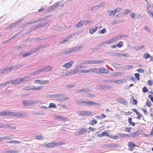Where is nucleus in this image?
Wrapping results in <instances>:
<instances>
[{
	"label": "nucleus",
	"instance_id": "obj_28",
	"mask_svg": "<svg viewBox=\"0 0 153 153\" xmlns=\"http://www.w3.org/2000/svg\"><path fill=\"white\" fill-rule=\"evenodd\" d=\"M56 106L55 104L53 103H51L48 106V108H56Z\"/></svg>",
	"mask_w": 153,
	"mask_h": 153
},
{
	"label": "nucleus",
	"instance_id": "obj_63",
	"mask_svg": "<svg viewBox=\"0 0 153 153\" xmlns=\"http://www.w3.org/2000/svg\"><path fill=\"white\" fill-rule=\"evenodd\" d=\"M71 75H73L75 74V72L74 69H72L70 70Z\"/></svg>",
	"mask_w": 153,
	"mask_h": 153
},
{
	"label": "nucleus",
	"instance_id": "obj_32",
	"mask_svg": "<svg viewBox=\"0 0 153 153\" xmlns=\"http://www.w3.org/2000/svg\"><path fill=\"white\" fill-rule=\"evenodd\" d=\"M123 43L122 41H120L117 44V46L118 48L122 47L123 45Z\"/></svg>",
	"mask_w": 153,
	"mask_h": 153
},
{
	"label": "nucleus",
	"instance_id": "obj_36",
	"mask_svg": "<svg viewBox=\"0 0 153 153\" xmlns=\"http://www.w3.org/2000/svg\"><path fill=\"white\" fill-rule=\"evenodd\" d=\"M150 56V55L149 53H146L144 54V55L143 56V57L145 59H147L149 58Z\"/></svg>",
	"mask_w": 153,
	"mask_h": 153
},
{
	"label": "nucleus",
	"instance_id": "obj_9",
	"mask_svg": "<svg viewBox=\"0 0 153 153\" xmlns=\"http://www.w3.org/2000/svg\"><path fill=\"white\" fill-rule=\"evenodd\" d=\"M74 63V62L73 60L65 63L64 65H62V67L67 68H70L73 65Z\"/></svg>",
	"mask_w": 153,
	"mask_h": 153
},
{
	"label": "nucleus",
	"instance_id": "obj_35",
	"mask_svg": "<svg viewBox=\"0 0 153 153\" xmlns=\"http://www.w3.org/2000/svg\"><path fill=\"white\" fill-rule=\"evenodd\" d=\"M82 23L83 25H86L88 24H89L90 23H92V22L90 20L87 21H82Z\"/></svg>",
	"mask_w": 153,
	"mask_h": 153
},
{
	"label": "nucleus",
	"instance_id": "obj_58",
	"mask_svg": "<svg viewBox=\"0 0 153 153\" xmlns=\"http://www.w3.org/2000/svg\"><path fill=\"white\" fill-rule=\"evenodd\" d=\"M88 129L90 131H95L96 130L95 128L91 127H89Z\"/></svg>",
	"mask_w": 153,
	"mask_h": 153
},
{
	"label": "nucleus",
	"instance_id": "obj_48",
	"mask_svg": "<svg viewBox=\"0 0 153 153\" xmlns=\"http://www.w3.org/2000/svg\"><path fill=\"white\" fill-rule=\"evenodd\" d=\"M114 82L116 83H120L123 82V80L122 79L117 80L114 81Z\"/></svg>",
	"mask_w": 153,
	"mask_h": 153
},
{
	"label": "nucleus",
	"instance_id": "obj_41",
	"mask_svg": "<svg viewBox=\"0 0 153 153\" xmlns=\"http://www.w3.org/2000/svg\"><path fill=\"white\" fill-rule=\"evenodd\" d=\"M35 138L37 140H41L42 139V136L41 135H36L35 136Z\"/></svg>",
	"mask_w": 153,
	"mask_h": 153
},
{
	"label": "nucleus",
	"instance_id": "obj_18",
	"mask_svg": "<svg viewBox=\"0 0 153 153\" xmlns=\"http://www.w3.org/2000/svg\"><path fill=\"white\" fill-rule=\"evenodd\" d=\"M75 74H79L83 73V70H79L78 68H76L74 69Z\"/></svg>",
	"mask_w": 153,
	"mask_h": 153
},
{
	"label": "nucleus",
	"instance_id": "obj_8",
	"mask_svg": "<svg viewBox=\"0 0 153 153\" xmlns=\"http://www.w3.org/2000/svg\"><path fill=\"white\" fill-rule=\"evenodd\" d=\"M24 79L25 78H19L13 81H12V83L13 84L17 85L21 83L24 80Z\"/></svg>",
	"mask_w": 153,
	"mask_h": 153
},
{
	"label": "nucleus",
	"instance_id": "obj_24",
	"mask_svg": "<svg viewBox=\"0 0 153 153\" xmlns=\"http://www.w3.org/2000/svg\"><path fill=\"white\" fill-rule=\"evenodd\" d=\"M85 101H80V100H77L76 101V104H78L79 105H85Z\"/></svg>",
	"mask_w": 153,
	"mask_h": 153
},
{
	"label": "nucleus",
	"instance_id": "obj_7",
	"mask_svg": "<svg viewBox=\"0 0 153 153\" xmlns=\"http://www.w3.org/2000/svg\"><path fill=\"white\" fill-rule=\"evenodd\" d=\"M78 114L82 116H88L91 114V113L86 111H79L78 112Z\"/></svg>",
	"mask_w": 153,
	"mask_h": 153
},
{
	"label": "nucleus",
	"instance_id": "obj_33",
	"mask_svg": "<svg viewBox=\"0 0 153 153\" xmlns=\"http://www.w3.org/2000/svg\"><path fill=\"white\" fill-rule=\"evenodd\" d=\"M49 82L48 80H42L41 81V85H44L48 84Z\"/></svg>",
	"mask_w": 153,
	"mask_h": 153
},
{
	"label": "nucleus",
	"instance_id": "obj_3",
	"mask_svg": "<svg viewBox=\"0 0 153 153\" xmlns=\"http://www.w3.org/2000/svg\"><path fill=\"white\" fill-rule=\"evenodd\" d=\"M129 135L127 134H118L116 135L113 136L110 135L109 136V138H112L113 139H117L119 138L123 137H129Z\"/></svg>",
	"mask_w": 153,
	"mask_h": 153
},
{
	"label": "nucleus",
	"instance_id": "obj_15",
	"mask_svg": "<svg viewBox=\"0 0 153 153\" xmlns=\"http://www.w3.org/2000/svg\"><path fill=\"white\" fill-rule=\"evenodd\" d=\"M117 40V39L116 37H113L109 40L107 41L105 43L106 44H111Z\"/></svg>",
	"mask_w": 153,
	"mask_h": 153
},
{
	"label": "nucleus",
	"instance_id": "obj_6",
	"mask_svg": "<svg viewBox=\"0 0 153 153\" xmlns=\"http://www.w3.org/2000/svg\"><path fill=\"white\" fill-rule=\"evenodd\" d=\"M87 132V130L84 128H81L79 129L78 132H76L75 133L76 136L79 135H80L82 134L85 133H86Z\"/></svg>",
	"mask_w": 153,
	"mask_h": 153
},
{
	"label": "nucleus",
	"instance_id": "obj_40",
	"mask_svg": "<svg viewBox=\"0 0 153 153\" xmlns=\"http://www.w3.org/2000/svg\"><path fill=\"white\" fill-rule=\"evenodd\" d=\"M97 123V121L95 119H94L91 120V123L90 124L92 126H93L94 125L96 124Z\"/></svg>",
	"mask_w": 153,
	"mask_h": 153
},
{
	"label": "nucleus",
	"instance_id": "obj_25",
	"mask_svg": "<svg viewBox=\"0 0 153 153\" xmlns=\"http://www.w3.org/2000/svg\"><path fill=\"white\" fill-rule=\"evenodd\" d=\"M33 85L28 86L25 87L24 88V90L25 91L32 90H33Z\"/></svg>",
	"mask_w": 153,
	"mask_h": 153
},
{
	"label": "nucleus",
	"instance_id": "obj_43",
	"mask_svg": "<svg viewBox=\"0 0 153 153\" xmlns=\"http://www.w3.org/2000/svg\"><path fill=\"white\" fill-rule=\"evenodd\" d=\"M83 24L82 23V21H80L79 23L76 25V27H80L82 26Z\"/></svg>",
	"mask_w": 153,
	"mask_h": 153
},
{
	"label": "nucleus",
	"instance_id": "obj_53",
	"mask_svg": "<svg viewBox=\"0 0 153 153\" xmlns=\"http://www.w3.org/2000/svg\"><path fill=\"white\" fill-rule=\"evenodd\" d=\"M135 76L136 77V78L137 80H139L140 79V77H139L140 74H139L137 73H136L135 74Z\"/></svg>",
	"mask_w": 153,
	"mask_h": 153
},
{
	"label": "nucleus",
	"instance_id": "obj_49",
	"mask_svg": "<svg viewBox=\"0 0 153 153\" xmlns=\"http://www.w3.org/2000/svg\"><path fill=\"white\" fill-rule=\"evenodd\" d=\"M137 135V134L136 132H132L130 134V136L133 137H135Z\"/></svg>",
	"mask_w": 153,
	"mask_h": 153
},
{
	"label": "nucleus",
	"instance_id": "obj_30",
	"mask_svg": "<svg viewBox=\"0 0 153 153\" xmlns=\"http://www.w3.org/2000/svg\"><path fill=\"white\" fill-rule=\"evenodd\" d=\"M72 36V35H69L68 36L66 37L65 39L63 40L62 42V43H64L65 42H67L68 39H69L70 38H71Z\"/></svg>",
	"mask_w": 153,
	"mask_h": 153
},
{
	"label": "nucleus",
	"instance_id": "obj_61",
	"mask_svg": "<svg viewBox=\"0 0 153 153\" xmlns=\"http://www.w3.org/2000/svg\"><path fill=\"white\" fill-rule=\"evenodd\" d=\"M74 86H75V85H68L66 87L67 88H71L74 87Z\"/></svg>",
	"mask_w": 153,
	"mask_h": 153
},
{
	"label": "nucleus",
	"instance_id": "obj_26",
	"mask_svg": "<svg viewBox=\"0 0 153 153\" xmlns=\"http://www.w3.org/2000/svg\"><path fill=\"white\" fill-rule=\"evenodd\" d=\"M97 27H95L94 29H90L89 30V33L91 34H93L97 30Z\"/></svg>",
	"mask_w": 153,
	"mask_h": 153
},
{
	"label": "nucleus",
	"instance_id": "obj_12",
	"mask_svg": "<svg viewBox=\"0 0 153 153\" xmlns=\"http://www.w3.org/2000/svg\"><path fill=\"white\" fill-rule=\"evenodd\" d=\"M103 62L102 60H92L89 61L88 64H97L101 63Z\"/></svg>",
	"mask_w": 153,
	"mask_h": 153
},
{
	"label": "nucleus",
	"instance_id": "obj_23",
	"mask_svg": "<svg viewBox=\"0 0 153 153\" xmlns=\"http://www.w3.org/2000/svg\"><path fill=\"white\" fill-rule=\"evenodd\" d=\"M117 101L123 104H124L126 103V101L122 98H118L117 99Z\"/></svg>",
	"mask_w": 153,
	"mask_h": 153
},
{
	"label": "nucleus",
	"instance_id": "obj_20",
	"mask_svg": "<svg viewBox=\"0 0 153 153\" xmlns=\"http://www.w3.org/2000/svg\"><path fill=\"white\" fill-rule=\"evenodd\" d=\"M22 103L24 105L26 106L27 105H30L31 104L33 103V102L31 101H26L25 100H23Z\"/></svg>",
	"mask_w": 153,
	"mask_h": 153
},
{
	"label": "nucleus",
	"instance_id": "obj_16",
	"mask_svg": "<svg viewBox=\"0 0 153 153\" xmlns=\"http://www.w3.org/2000/svg\"><path fill=\"white\" fill-rule=\"evenodd\" d=\"M130 15L131 18L133 19H138L140 18V14H138L136 13H131V14Z\"/></svg>",
	"mask_w": 153,
	"mask_h": 153
},
{
	"label": "nucleus",
	"instance_id": "obj_45",
	"mask_svg": "<svg viewBox=\"0 0 153 153\" xmlns=\"http://www.w3.org/2000/svg\"><path fill=\"white\" fill-rule=\"evenodd\" d=\"M19 151L17 150H10L7 151L8 153H18Z\"/></svg>",
	"mask_w": 153,
	"mask_h": 153
},
{
	"label": "nucleus",
	"instance_id": "obj_31",
	"mask_svg": "<svg viewBox=\"0 0 153 153\" xmlns=\"http://www.w3.org/2000/svg\"><path fill=\"white\" fill-rule=\"evenodd\" d=\"M55 117L58 119H60L64 121L65 120V118L62 116L56 115Z\"/></svg>",
	"mask_w": 153,
	"mask_h": 153
},
{
	"label": "nucleus",
	"instance_id": "obj_51",
	"mask_svg": "<svg viewBox=\"0 0 153 153\" xmlns=\"http://www.w3.org/2000/svg\"><path fill=\"white\" fill-rule=\"evenodd\" d=\"M112 55L116 56H121V54L120 53H116L115 52H113Z\"/></svg>",
	"mask_w": 153,
	"mask_h": 153
},
{
	"label": "nucleus",
	"instance_id": "obj_60",
	"mask_svg": "<svg viewBox=\"0 0 153 153\" xmlns=\"http://www.w3.org/2000/svg\"><path fill=\"white\" fill-rule=\"evenodd\" d=\"M7 127L10 129H16V127L11 126L10 125L8 126Z\"/></svg>",
	"mask_w": 153,
	"mask_h": 153
},
{
	"label": "nucleus",
	"instance_id": "obj_59",
	"mask_svg": "<svg viewBox=\"0 0 153 153\" xmlns=\"http://www.w3.org/2000/svg\"><path fill=\"white\" fill-rule=\"evenodd\" d=\"M41 80H39V79L36 80L34 81V82L36 84H40L41 82Z\"/></svg>",
	"mask_w": 153,
	"mask_h": 153
},
{
	"label": "nucleus",
	"instance_id": "obj_1",
	"mask_svg": "<svg viewBox=\"0 0 153 153\" xmlns=\"http://www.w3.org/2000/svg\"><path fill=\"white\" fill-rule=\"evenodd\" d=\"M65 143L63 141H60L59 142L55 143L51 142L48 143L44 144V146L48 148H52L55 147L56 146H59L64 144Z\"/></svg>",
	"mask_w": 153,
	"mask_h": 153
},
{
	"label": "nucleus",
	"instance_id": "obj_55",
	"mask_svg": "<svg viewBox=\"0 0 153 153\" xmlns=\"http://www.w3.org/2000/svg\"><path fill=\"white\" fill-rule=\"evenodd\" d=\"M148 98L150 99L151 101L153 103V97L152 95H149Z\"/></svg>",
	"mask_w": 153,
	"mask_h": 153
},
{
	"label": "nucleus",
	"instance_id": "obj_14",
	"mask_svg": "<svg viewBox=\"0 0 153 153\" xmlns=\"http://www.w3.org/2000/svg\"><path fill=\"white\" fill-rule=\"evenodd\" d=\"M105 136H108L109 137L110 135H109V133H108V132L107 131L103 132L100 134H99L98 135V136L100 137H102Z\"/></svg>",
	"mask_w": 153,
	"mask_h": 153
},
{
	"label": "nucleus",
	"instance_id": "obj_52",
	"mask_svg": "<svg viewBox=\"0 0 153 153\" xmlns=\"http://www.w3.org/2000/svg\"><path fill=\"white\" fill-rule=\"evenodd\" d=\"M146 105L148 107H150L152 106L151 103L149 101H147L146 102Z\"/></svg>",
	"mask_w": 153,
	"mask_h": 153
},
{
	"label": "nucleus",
	"instance_id": "obj_47",
	"mask_svg": "<svg viewBox=\"0 0 153 153\" xmlns=\"http://www.w3.org/2000/svg\"><path fill=\"white\" fill-rule=\"evenodd\" d=\"M148 85L149 86H152L153 84V82L150 80H149L147 81Z\"/></svg>",
	"mask_w": 153,
	"mask_h": 153
},
{
	"label": "nucleus",
	"instance_id": "obj_22",
	"mask_svg": "<svg viewBox=\"0 0 153 153\" xmlns=\"http://www.w3.org/2000/svg\"><path fill=\"white\" fill-rule=\"evenodd\" d=\"M132 119L131 117H129L128 119V121L129 124L132 126H134L135 125V123L132 121Z\"/></svg>",
	"mask_w": 153,
	"mask_h": 153
},
{
	"label": "nucleus",
	"instance_id": "obj_19",
	"mask_svg": "<svg viewBox=\"0 0 153 153\" xmlns=\"http://www.w3.org/2000/svg\"><path fill=\"white\" fill-rule=\"evenodd\" d=\"M52 68V67L50 65L46 67L43 68V70L45 72H48L51 71Z\"/></svg>",
	"mask_w": 153,
	"mask_h": 153
},
{
	"label": "nucleus",
	"instance_id": "obj_50",
	"mask_svg": "<svg viewBox=\"0 0 153 153\" xmlns=\"http://www.w3.org/2000/svg\"><path fill=\"white\" fill-rule=\"evenodd\" d=\"M137 71L140 73H144V70L142 68L138 69L137 70Z\"/></svg>",
	"mask_w": 153,
	"mask_h": 153
},
{
	"label": "nucleus",
	"instance_id": "obj_46",
	"mask_svg": "<svg viewBox=\"0 0 153 153\" xmlns=\"http://www.w3.org/2000/svg\"><path fill=\"white\" fill-rule=\"evenodd\" d=\"M132 128L130 127H126L125 128V131L127 132H129L131 131Z\"/></svg>",
	"mask_w": 153,
	"mask_h": 153
},
{
	"label": "nucleus",
	"instance_id": "obj_44",
	"mask_svg": "<svg viewBox=\"0 0 153 153\" xmlns=\"http://www.w3.org/2000/svg\"><path fill=\"white\" fill-rule=\"evenodd\" d=\"M132 103L134 105H136L137 104V101L136 100L134 99V97L132 98Z\"/></svg>",
	"mask_w": 153,
	"mask_h": 153
},
{
	"label": "nucleus",
	"instance_id": "obj_56",
	"mask_svg": "<svg viewBox=\"0 0 153 153\" xmlns=\"http://www.w3.org/2000/svg\"><path fill=\"white\" fill-rule=\"evenodd\" d=\"M117 147L116 144L112 145V144H109L108 145V147L109 148H112L114 147Z\"/></svg>",
	"mask_w": 153,
	"mask_h": 153
},
{
	"label": "nucleus",
	"instance_id": "obj_17",
	"mask_svg": "<svg viewBox=\"0 0 153 153\" xmlns=\"http://www.w3.org/2000/svg\"><path fill=\"white\" fill-rule=\"evenodd\" d=\"M98 104L91 101H85V105H97Z\"/></svg>",
	"mask_w": 153,
	"mask_h": 153
},
{
	"label": "nucleus",
	"instance_id": "obj_64",
	"mask_svg": "<svg viewBox=\"0 0 153 153\" xmlns=\"http://www.w3.org/2000/svg\"><path fill=\"white\" fill-rule=\"evenodd\" d=\"M151 136H153V126L149 134Z\"/></svg>",
	"mask_w": 153,
	"mask_h": 153
},
{
	"label": "nucleus",
	"instance_id": "obj_27",
	"mask_svg": "<svg viewBox=\"0 0 153 153\" xmlns=\"http://www.w3.org/2000/svg\"><path fill=\"white\" fill-rule=\"evenodd\" d=\"M109 12L110 16H114L117 12V11L116 9H114V10H109Z\"/></svg>",
	"mask_w": 153,
	"mask_h": 153
},
{
	"label": "nucleus",
	"instance_id": "obj_11",
	"mask_svg": "<svg viewBox=\"0 0 153 153\" xmlns=\"http://www.w3.org/2000/svg\"><path fill=\"white\" fill-rule=\"evenodd\" d=\"M83 73H86L92 72L96 74V68H94L87 70H83Z\"/></svg>",
	"mask_w": 153,
	"mask_h": 153
},
{
	"label": "nucleus",
	"instance_id": "obj_42",
	"mask_svg": "<svg viewBox=\"0 0 153 153\" xmlns=\"http://www.w3.org/2000/svg\"><path fill=\"white\" fill-rule=\"evenodd\" d=\"M142 91L144 93H146L148 91V89L146 86H145L143 88Z\"/></svg>",
	"mask_w": 153,
	"mask_h": 153
},
{
	"label": "nucleus",
	"instance_id": "obj_10",
	"mask_svg": "<svg viewBox=\"0 0 153 153\" xmlns=\"http://www.w3.org/2000/svg\"><path fill=\"white\" fill-rule=\"evenodd\" d=\"M55 97H59L58 100L59 102H61L62 101H65L69 99V97H60L59 96V95L58 94L55 95Z\"/></svg>",
	"mask_w": 153,
	"mask_h": 153
},
{
	"label": "nucleus",
	"instance_id": "obj_37",
	"mask_svg": "<svg viewBox=\"0 0 153 153\" xmlns=\"http://www.w3.org/2000/svg\"><path fill=\"white\" fill-rule=\"evenodd\" d=\"M137 119L140 120L142 118H143V116L140 113H138L137 114Z\"/></svg>",
	"mask_w": 153,
	"mask_h": 153
},
{
	"label": "nucleus",
	"instance_id": "obj_39",
	"mask_svg": "<svg viewBox=\"0 0 153 153\" xmlns=\"http://www.w3.org/2000/svg\"><path fill=\"white\" fill-rule=\"evenodd\" d=\"M14 67L13 66H11L10 68H7L5 69L6 72H10L12 70H13L14 68Z\"/></svg>",
	"mask_w": 153,
	"mask_h": 153
},
{
	"label": "nucleus",
	"instance_id": "obj_13",
	"mask_svg": "<svg viewBox=\"0 0 153 153\" xmlns=\"http://www.w3.org/2000/svg\"><path fill=\"white\" fill-rule=\"evenodd\" d=\"M36 49L35 51H29L28 52H27V53H25V54L23 53V52H22L21 53V54L23 56V57H25L27 56H28L30 55H31L32 54H33L34 52H35L36 51Z\"/></svg>",
	"mask_w": 153,
	"mask_h": 153
},
{
	"label": "nucleus",
	"instance_id": "obj_34",
	"mask_svg": "<svg viewBox=\"0 0 153 153\" xmlns=\"http://www.w3.org/2000/svg\"><path fill=\"white\" fill-rule=\"evenodd\" d=\"M43 71H44L43 70V68L42 69H38L37 71H36L34 72V74H39Z\"/></svg>",
	"mask_w": 153,
	"mask_h": 153
},
{
	"label": "nucleus",
	"instance_id": "obj_21",
	"mask_svg": "<svg viewBox=\"0 0 153 153\" xmlns=\"http://www.w3.org/2000/svg\"><path fill=\"white\" fill-rule=\"evenodd\" d=\"M59 4V3L58 2L54 3L53 6L51 7V9L52 10H54L55 8L58 7Z\"/></svg>",
	"mask_w": 153,
	"mask_h": 153
},
{
	"label": "nucleus",
	"instance_id": "obj_57",
	"mask_svg": "<svg viewBox=\"0 0 153 153\" xmlns=\"http://www.w3.org/2000/svg\"><path fill=\"white\" fill-rule=\"evenodd\" d=\"M106 32V29L105 28H103L100 31V33H104Z\"/></svg>",
	"mask_w": 153,
	"mask_h": 153
},
{
	"label": "nucleus",
	"instance_id": "obj_29",
	"mask_svg": "<svg viewBox=\"0 0 153 153\" xmlns=\"http://www.w3.org/2000/svg\"><path fill=\"white\" fill-rule=\"evenodd\" d=\"M42 86H38L35 87L33 85V91L34 90H40L41 89Z\"/></svg>",
	"mask_w": 153,
	"mask_h": 153
},
{
	"label": "nucleus",
	"instance_id": "obj_4",
	"mask_svg": "<svg viewBox=\"0 0 153 153\" xmlns=\"http://www.w3.org/2000/svg\"><path fill=\"white\" fill-rule=\"evenodd\" d=\"M109 72V70L103 68L99 69L96 68V74H108Z\"/></svg>",
	"mask_w": 153,
	"mask_h": 153
},
{
	"label": "nucleus",
	"instance_id": "obj_54",
	"mask_svg": "<svg viewBox=\"0 0 153 153\" xmlns=\"http://www.w3.org/2000/svg\"><path fill=\"white\" fill-rule=\"evenodd\" d=\"M130 12V10L128 9H126L124 11V13L126 15H127L128 14V13L129 12Z\"/></svg>",
	"mask_w": 153,
	"mask_h": 153
},
{
	"label": "nucleus",
	"instance_id": "obj_62",
	"mask_svg": "<svg viewBox=\"0 0 153 153\" xmlns=\"http://www.w3.org/2000/svg\"><path fill=\"white\" fill-rule=\"evenodd\" d=\"M132 111L134 112H135L136 114H137L138 113V110L135 108H133L132 109Z\"/></svg>",
	"mask_w": 153,
	"mask_h": 153
},
{
	"label": "nucleus",
	"instance_id": "obj_5",
	"mask_svg": "<svg viewBox=\"0 0 153 153\" xmlns=\"http://www.w3.org/2000/svg\"><path fill=\"white\" fill-rule=\"evenodd\" d=\"M128 150L131 151H132L134 148L136 146V145L135 143L132 141H129L128 143Z\"/></svg>",
	"mask_w": 153,
	"mask_h": 153
},
{
	"label": "nucleus",
	"instance_id": "obj_2",
	"mask_svg": "<svg viewBox=\"0 0 153 153\" xmlns=\"http://www.w3.org/2000/svg\"><path fill=\"white\" fill-rule=\"evenodd\" d=\"M5 112V114L6 116H10L12 117L16 116L18 117H21L22 116H24V114L19 112H8V111H4Z\"/></svg>",
	"mask_w": 153,
	"mask_h": 153
},
{
	"label": "nucleus",
	"instance_id": "obj_38",
	"mask_svg": "<svg viewBox=\"0 0 153 153\" xmlns=\"http://www.w3.org/2000/svg\"><path fill=\"white\" fill-rule=\"evenodd\" d=\"M85 92V89H77L76 91V93Z\"/></svg>",
	"mask_w": 153,
	"mask_h": 153
}]
</instances>
